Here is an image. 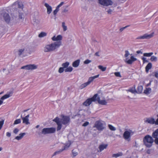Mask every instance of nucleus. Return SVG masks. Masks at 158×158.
<instances>
[{"instance_id":"nucleus-1","label":"nucleus","mask_w":158,"mask_h":158,"mask_svg":"<svg viewBox=\"0 0 158 158\" xmlns=\"http://www.w3.org/2000/svg\"><path fill=\"white\" fill-rule=\"evenodd\" d=\"M61 44V41H57L49 45H47L44 48V51L46 52L53 51L58 48Z\"/></svg>"},{"instance_id":"nucleus-2","label":"nucleus","mask_w":158,"mask_h":158,"mask_svg":"<svg viewBox=\"0 0 158 158\" xmlns=\"http://www.w3.org/2000/svg\"><path fill=\"white\" fill-rule=\"evenodd\" d=\"M153 142L154 140L152 137L148 135L145 136L143 139L144 144L148 148H150L152 146Z\"/></svg>"},{"instance_id":"nucleus-3","label":"nucleus","mask_w":158,"mask_h":158,"mask_svg":"<svg viewBox=\"0 0 158 158\" xmlns=\"http://www.w3.org/2000/svg\"><path fill=\"white\" fill-rule=\"evenodd\" d=\"M98 96L97 94H95L92 97L87 99L83 103V105L86 106H89L92 102L97 101V98Z\"/></svg>"},{"instance_id":"nucleus-4","label":"nucleus","mask_w":158,"mask_h":158,"mask_svg":"<svg viewBox=\"0 0 158 158\" xmlns=\"http://www.w3.org/2000/svg\"><path fill=\"white\" fill-rule=\"evenodd\" d=\"M99 74H98L96 75H95L93 77H89L88 80L87 82L83 84H81L80 86V87L81 89H83L85 88V87L87 86V85H89L91 82H92L94 80L97 78H98L99 77Z\"/></svg>"},{"instance_id":"nucleus-5","label":"nucleus","mask_w":158,"mask_h":158,"mask_svg":"<svg viewBox=\"0 0 158 158\" xmlns=\"http://www.w3.org/2000/svg\"><path fill=\"white\" fill-rule=\"evenodd\" d=\"M98 1L99 4L103 6H107L113 4L111 0H98Z\"/></svg>"},{"instance_id":"nucleus-6","label":"nucleus","mask_w":158,"mask_h":158,"mask_svg":"<svg viewBox=\"0 0 158 158\" xmlns=\"http://www.w3.org/2000/svg\"><path fill=\"white\" fill-rule=\"evenodd\" d=\"M94 127H96L98 130H102L104 128L103 123L99 120L96 122Z\"/></svg>"},{"instance_id":"nucleus-7","label":"nucleus","mask_w":158,"mask_h":158,"mask_svg":"<svg viewBox=\"0 0 158 158\" xmlns=\"http://www.w3.org/2000/svg\"><path fill=\"white\" fill-rule=\"evenodd\" d=\"M62 123L65 125L69 123L70 121V118L69 116L63 115L61 119Z\"/></svg>"},{"instance_id":"nucleus-8","label":"nucleus","mask_w":158,"mask_h":158,"mask_svg":"<svg viewBox=\"0 0 158 158\" xmlns=\"http://www.w3.org/2000/svg\"><path fill=\"white\" fill-rule=\"evenodd\" d=\"M37 68V66L34 64H28L22 66L21 69L26 70H33L36 69Z\"/></svg>"},{"instance_id":"nucleus-9","label":"nucleus","mask_w":158,"mask_h":158,"mask_svg":"<svg viewBox=\"0 0 158 158\" xmlns=\"http://www.w3.org/2000/svg\"><path fill=\"white\" fill-rule=\"evenodd\" d=\"M53 121L55 122L57 125V131L60 130L62 128V125L61 123L59 118L58 117H56L53 120Z\"/></svg>"},{"instance_id":"nucleus-10","label":"nucleus","mask_w":158,"mask_h":158,"mask_svg":"<svg viewBox=\"0 0 158 158\" xmlns=\"http://www.w3.org/2000/svg\"><path fill=\"white\" fill-rule=\"evenodd\" d=\"M154 33L152 32L150 34H145L141 36L138 37L137 38V39H148L150 38L153 36Z\"/></svg>"},{"instance_id":"nucleus-11","label":"nucleus","mask_w":158,"mask_h":158,"mask_svg":"<svg viewBox=\"0 0 158 158\" xmlns=\"http://www.w3.org/2000/svg\"><path fill=\"white\" fill-rule=\"evenodd\" d=\"M70 144L69 143H66L64 147V148L60 150L59 151H57L55 152L53 154L52 156H55L56 154H59L60 153V152H62L64 150H66V149L68 148L70 146Z\"/></svg>"},{"instance_id":"nucleus-12","label":"nucleus","mask_w":158,"mask_h":158,"mask_svg":"<svg viewBox=\"0 0 158 158\" xmlns=\"http://www.w3.org/2000/svg\"><path fill=\"white\" fill-rule=\"evenodd\" d=\"M29 117V114L27 115L24 117H22V116H21V118L23 120V123H25L27 125H28L30 124V123L29 122L28 119Z\"/></svg>"},{"instance_id":"nucleus-13","label":"nucleus","mask_w":158,"mask_h":158,"mask_svg":"<svg viewBox=\"0 0 158 158\" xmlns=\"http://www.w3.org/2000/svg\"><path fill=\"white\" fill-rule=\"evenodd\" d=\"M145 123H147L150 124H154L155 119L153 118H147L146 120H144Z\"/></svg>"},{"instance_id":"nucleus-14","label":"nucleus","mask_w":158,"mask_h":158,"mask_svg":"<svg viewBox=\"0 0 158 158\" xmlns=\"http://www.w3.org/2000/svg\"><path fill=\"white\" fill-rule=\"evenodd\" d=\"M131 133L128 131H125L123 134V137L125 139H128L131 137Z\"/></svg>"},{"instance_id":"nucleus-15","label":"nucleus","mask_w":158,"mask_h":158,"mask_svg":"<svg viewBox=\"0 0 158 158\" xmlns=\"http://www.w3.org/2000/svg\"><path fill=\"white\" fill-rule=\"evenodd\" d=\"M97 101H98V103L102 105H106L107 103V102L105 100H101L100 97L98 96L97 98Z\"/></svg>"},{"instance_id":"nucleus-16","label":"nucleus","mask_w":158,"mask_h":158,"mask_svg":"<svg viewBox=\"0 0 158 158\" xmlns=\"http://www.w3.org/2000/svg\"><path fill=\"white\" fill-rule=\"evenodd\" d=\"M13 5H17L19 8L21 9L22 10H23V5L22 2L20 1H17L14 3L13 4Z\"/></svg>"},{"instance_id":"nucleus-17","label":"nucleus","mask_w":158,"mask_h":158,"mask_svg":"<svg viewBox=\"0 0 158 158\" xmlns=\"http://www.w3.org/2000/svg\"><path fill=\"white\" fill-rule=\"evenodd\" d=\"M137 60V59L134 57L133 56H131L130 57V59L128 60L126 62L128 64H132L133 62Z\"/></svg>"},{"instance_id":"nucleus-18","label":"nucleus","mask_w":158,"mask_h":158,"mask_svg":"<svg viewBox=\"0 0 158 158\" xmlns=\"http://www.w3.org/2000/svg\"><path fill=\"white\" fill-rule=\"evenodd\" d=\"M3 17L5 21L7 23H9L10 20V18L9 15L7 13L4 14Z\"/></svg>"},{"instance_id":"nucleus-19","label":"nucleus","mask_w":158,"mask_h":158,"mask_svg":"<svg viewBox=\"0 0 158 158\" xmlns=\"http://www.w3.org/2000/svg\"><path fill=\"white\" fill-rule=\"evenodd\" d=\"M44 6L47 8V13L48 14L51 13L52 11V8L51 6H49L47 3H45L44 4Z\"/></svg>"},{"instance_id":"nucleus-20","label":"nucleus","mask_w":158,"mask_h":158,"mask_svg":"<svg viewBox=\"0 0 158 158\" xmlns=\"http://www.w3.org/2000/svg\"><path fill=\"white\" fill-rule=\"evenodd\" d=\"M107 146L108 145L107 144H102L100 145L98 147L100 152H101L104 149H106Z\"/></svg>"},{"instance_id":"nucleus-21","label":"nucleus","mask_w":158,"mask_h":158,"mask_svg":"<svg viewBox=\"0 0 158 158\" xmlns=\"http://www.w3.org/2000/svg\"><path fill=\"white\" fill-rule=\"evenodd\" d=\"M62 39V36L61 35H58L56 37L55 36H53L52 39L53 41H60Z\"/></svg>"},{"instance_id":"nucleus-22","label":"nucleus","mask_w":158,"mask_h":158,"mask_svg":"<svg viewBox=\"0 0 158 158\" xmlns=\"http://www.w3.org/2000/svg\"><path fill=\"white\" fill-rule=\"evenodd\" d=\"M152 67L151 63H149L145 67V71L147 73H148L149 70L151 69Z\"/></svg>"},{"instance_id":"nucleus-23","label":"nucleus","mask_w":158,"mask_h":158,"mask_svg":"<svg viewBox=\"0 0 158 158\" xmlns=\"http://www.w3.org/2000/svg\"><path fill=\"white\" fill-rule=\"evenodd\" d=\"M152 138H155L158 137V129H156L154 131L152 134Z\"/></svg>"},{"instance_id":"nucleus-24","label":"nucleus","mask_w":158,"mask_h":158,"mask_svg":"<svg viewBox=\"0 0 158 158\" xmlns=\"http://www.w3.org/2000/svg\"><path fill=\"white\" fill-rule=\"evenodd\" d=\"M80 62L79 60H77L73 62L72 65L74 67H77L79 65Z\"/></svg>"},{"instance_id":"nucleus-25","label":"nucleus","mask_w":158,"mask_h":158,"mask_svg":"<svg viewBox=\"0 0 158 158\" xmlns=\"http://www.w3.org/2000/svg\"><path fill=\"white\" fill-rule=\"evenodd\" d=\"M25 135V133H20L19 134V136H17L15 137V139L18 140H19L21 139L23 137V136Z\"/></svg>"},{"instance_id":"nucleus-26","label":"nucleus","mask_w":158,"mask_h":158,"mask_svg":"<svg viewBox=\"0 0 158 158\" xmlns=\"http://www.w3.org/2000/svg\"><path fill=\"white\" fill-rule=\"evenodd\" d=\"M48 134L53 133L56 131V128H47Z\"/></svg>"},{"instance_id":"nucleus-27","label":"nucleus","mask_w":158,"mask_h":158,"mask_svg":"<svg viewBox=\"0 0 158 158\" xmlns=\"http://www.w3.org/2000/svg\"><path fill=\"white\" fill-rule=\"evenodd\" d=\"M11 96V95L10 94H6L2 96L1 98V99L2 100H4L9 98Z\"/></svg>"},{"instance_id":"nucleus-28","label":"nucleus","mask_w":158,"mask_h":158,"mask_svg":"<svg viewBox=\"0 0 158 158\" xmlns=\"http://www.w3.org/2000/svg\"><path fill=\"white\" fill-rule=\"evenodd\" d=\"M123 154L122 152H119L116 154H113L112 156L113 157H117L119 156H122Z\"/></svg>"},{"instance_id":"nucleus-29","label":"nucleus","mask_w":158,"mask_h":158,"mask_svg":"<svg viewBox=\"0 0 158 158\" xmlns=\"http://www.w3.org/2000/svg\"><path fill=\"white\" fill-rule=\"evenodd\" d=\"M151 89L150 88H146L144 91V93L147 94H149L151 92Z\"/></svg>"},{"instance_id":"nucleus-30","label":"nucleus","mask_w":158,"mask_h":158,"mask_svg":"<svg viewBox=\"0 0 158 158\" xmlns=\"http://www.w3.org/2000/svg\"><path fill=\"white\" fill-rule=\"evenodd\" d=\"M42 133L44 135L48 134V128H46L43 129L42 131Z\"/></svg>"},{"instance_id":"nucleus-31","label":"nucleus","mask_w":158,"mask_h":158,"mask_svg":"<svg viewBox=\"0 0 158 158\" xmlns=\"http://www.w3.org/2000/svg\"><path fill=\"white\" fill-rule=\"evenodd\" d=\"M127 91L132 93H134L136 92L135 86L130 88L129 89L127 90Z\"/></svg>"},{"instance_id":"nucleus-32","label":"nucleus","mask_w":158,"mask_h":158,"mask_svg":"<svg viewBox=\"0 0 158 158\" xmlns=\"http://www.w3.org/2000/svg\"><path fill=\"white\" fill-rule=\"evenodd\" d=\"M98 68L103 72L105 71L106 69V67H104L102 65L98 66Z\"/></svg>"},{"instance_id":"nucleus-33","label":"nucleus","mask_w":158,"mask_h":158,"mask_svg":"<svg viewBox=\"0 0 158 158\" xmlns=\"http://www.w3.org/2000/svg\"><path fill=\"white\" fill-rule=\"evenodd\" d=\"M153 54V52L145 53H144L143 55L145 56L150 57Z\"/></svg>"},{"instance_id":"nucleus-34","label":"nucleus","mask_w":158,"mask_h":158,"mask_svg":"<svg viewBox=\"0 0 158 158\" xmlns=\"http://www.w3.org/2000/svg\"><path fill=\"white\" fill-rule=\"evenodd\" d=\"M69 65V63L68 62H66L65 63H64L62 64V66L64 68H67Z\"/></svg>"},{"instance_id":"nucleus-35","label":"nucleus","mask_w":158,"mask_h":158,"mask_svg":"<svg viewBox=\"0 0 158 158\" xmlns=\"http://www.w3.org/2000/svg\"><path fill=\"white\" fill-rule=\"evenodd\" d=\"M46 35L47 34L46 33L44 32H41L39 35V37L41 38L46 36Z\"/></svg>"},{"instance_id":"nucleus-36","label":"nucleus","mask_w":158,"mask_h":158,"mask_svg":"<svg viewBox=\"0 0 158 158\" xmlns=\"http://www.w3.org/2000/svg\"><path fill=\"white\" fill-rule=\"evenodd\" d=\"M73 68L71 67H69L65 70V72H71L73 70Z\"/></svg>"},{"instance_id":"nucleus-37","label":"nucleus","mask_w":158,"mask_h":158,"mask_svg":"<svg viewBox=\"0 0 158 158\" xmlns=\"http://www.w3.org/2000/svg\"><path fill=\"white\" fill-rule=\"evenodd\" d=\"M21 122V120L20 119H18L15 120L14 122V124H17L19 123H20Z\"/></svg>"},{"instance_id":"nucleus-38","label":"nucleus","mask_w":158,"mask_h":158,"mask_svg":"<svg viewBox=\"0 0 158 158\" xmlns=\"http://www.w3.org/2000/svg\"><path fill=\"white\" fill-rule=\"evenodd\" d=\"M108 127H109V128L111 131H114L116 130V129L115 127H114V126H113L112 125L109 124L108 125Z\"/></svg>"},{"instance_id":"nucleus-39","label":"nucleus","mask_w":158,"mask_h":158,"mask_svg":"<svg viewBox=\"0 0 158 158\" xmlns=\"http://www.w3.org/2000/svg\"><path fill=\"white\" fill-rule=\"evenodd\" d=\"M143 90V86L142 85L138 86L137 88V90L139 93H141Z\"/></svg>"},{"instance_id":"nucleus-40","label":"nucleus","mask_w":158,"mask_h":158,"mask_svg":"<svg viewBox=\"0 0 158 158\" xmlns=\"http://www.w3.org/2000/svg\"><path fill=\"white\" fill-rule=\"evenodd\" d=\"M150 60L152 61H156L157 60V57L154 56H151Z\"/></svg>"},{"instance_id":"nucleus-41","label":"nucleus","mask_w":158,"mask_h":158,"mask_svg":"<svg viewBox=\"0 0 158 158\" xmlns=\"http://www.w3.org/2000/svg\"><path fill=\"white\" fill-rule=\"evenodd\" d=\"M62 26L63 28V30L64 31H65L67 30V27L65 25V23L63 22L62 23Z\"/></svg>"},{"instance_id":"nucleus-42","label":"nucleus","mask_w":158,"mask_h":158,"mask_svg":"<svg viewBox=\"0 0 158 158\" xmlns=\"http://www.w3.org/2000/svg\"><path fill=\"white\" fill-rule=\"evenodd\" d=\"M4 123V120H2L1 121H0V130L2 128V126Z\"/></svg>"},{"instance_id":"nucleus-43","label":"nucleus","mask_w":158,"mask_h":158,"mask_svg":"<svg viewBox=\"0 0 158 158\" xmlns=\"http://www.w3.org/2000/svg\"><path fill=\"white\" fill-rule=\"evenodd\" d=\"M72 155L73 156V157L75 156L78 154L77 152H76L74 151V150H72Z\"/></svg>"},{"instance_id":"nucleus-44","label":"nucleus","mask_w":158,"mask_h":158,"mask_svg":"<svg viewBox=\"0 0 158 158\" xmlns=\"http://www.w3.org/2000/svg\"><path fill=\"white\" fill-rule=\"evenodd\" d=\"M114 75L115 76L117 77H121V76L120 73L119 72H116L114 73Z\"/></svg>"},{"instance_id":"nucleus-45","label":"nucleus","mask_w":158,"mask_h":158,"mask_svg":"<svg viewBox=\"0 0 158 158\" xmlns=\"http://www.w3.org/2000/svg\"><path fill=\"white\" fill-rule=\"evenodd\" d=\"M64 71V68L63 67H60L59 69L58 72L60 73H61L63 72Z\"/></svg>"},{"instance_id":"nucleus-46","label":"nucleus","mask_w":158,"mask_h":158,"mask_svg":"<svg viewBox=\"0 0 158 158\" xmlns=\"http://www.w3.org/2000/svg\"><path fill=\"white\" fill-rule=\"evenodd\" d=\"M125 53L124 56L125 57H127L130 55L129 52L127 50L125 51Z\"/></svg>"},{"instance_id":"nucleus-47","label":"nucleus","mask_w":158,"mask_h":158,"mask_svg":"<svg viewBox=\"0 0 158 158\" xmlns=\"http://www.w3.org/2000/svg\"><path fill=\"white\" fill-rule=\"evenodd\" d=\"M155 139L154 141L156 145H158V137L155 138Z\"/></svg>"},{"instance_id":"nucleus-48","label":"nucleus","mask_w":158,"mask_h":158,"mask_svg":"<svg viewBox=\"0 0 158 158\" xmlns=\"http://www.w3.org/2000/svg\"><path fill=\"white\" fill-rule=\"evenodd\" d=\"M91 62V60L87 59L84 61V63L85 64H88L89 63H90Z\"/></svg>"},{"instance_id":"nucleus-49","label":"nucleus","mask_w":158,"mask_h":158,"mask_svg":"<svg viewBox=\"0 0 158 158\" xmlns=\"http://www.w3.org/2000/svg\"><path fill=\"white\" fill-rule=\"evenodd\" d=\"M129 26V25H127V26H126L125 27H122L120 29V31L121 32L122 31H123L125 28H127V27H128Z\"/></svg>"},{"instance_id":"nucleus-50","label":"nucleus","mask_w":158,"mask_h":158,"mask_svg":"<svg viewBox=\"0 0 158 158\" xmlns=\"http://www.w3.org/2000/svg\"><path fill=\"white\" fill-rule=\"evenodd\" d=\"M89 124V123L88 122H86L85 123H84L82 125V126L83 127H86Z\"/></svg>"},{"instance_id":"nucleus-51","label":"nucleus","mask_w":158,"mask_h":158,"mask_svg":"<svg viewBox=\"0 0 158 158\" xmlns=\"http://www.w3.org/2000/svg\"><path fill=\"white\" fill-rule=\"evenodd\" d=\"M19 131V130L18 128H15L13 131V132L15 134H17Z\"/></svg>"},{"instance_id":"nucleus-52","label":"nucleus","mask_w":158,"mask_h":158,"mask_svg":"<svg viewBox=\"0 0 158 158\" xmlns=\"http://www.w3.org/2000/svg\"><path fill=\"white\" fill-rule=\"evenodd\" d=\"M24 49H20L19 50V55H21L22 53L24 51Z\"/></svg>"},{"instance_id":"nucleus-53","label":"nucleus","mask_w":158,"mask_h":158,"mask_svg":"<svg viewBox=\"0 0 158 158\" xmlns=\"http://www.w3.org/2000/svg\"><path fill=\"white\" fill-rule=\"evenodd\" d=\"M142 59L143 61V63L146 62H148V61L146 60V58H145L143 57L142 58Z\"/></svg>"},{"instance_id":"nucleus-54","label":"nucleus","mask_w":158,"mask_h":158,"mask_svg":"<svg viewBox=\"0 0 158 158\" xmlns=\"http://www.w3.org/2000/svg\"><path fill=\"white\" fill-rule=\"evenodd\" d=\"M157 117H158V118L156 119V121H155L154 124L156 125H158V114L157 115Z\"/></svg>"},{"instance_id":"nucleus-55","label":"nucleus","mask_w":158,"mask_h":158,"mask_svg":"<svg viewBox=\"0 0 158 158\" xmlns=\"http://www.w3.org/2000/svg\"><path fill=\"white\" fill-rule=\"evenodd\" d=\"M6 135L8 137H10L11 136V134L9 132H7L6 133Z\"/></svg>"},{"instance_id":"nucleus-56","label":"nucleus","mask_w":158,"mask_h":158,"mask_svg":"<svg viewBox=\"0 0 158 158\" xmlns=\"http://www.w3.org/2000/svg\"><path fill=\"white\" fill-rule=\"evenodd\" d=\"M58 10L56 9L54 10L53 11V14L54 15H56L58 12Z\"/></svg>"},{"instance_id":"nucleus-57","label":"nucleus","mask_w":158,"mask_h":158,"mask_svg":"<svg viewBox=\"0 0 158 158\" xmlns=\"http://www.w3.org/2000/svg\"><path fill=\"white\" fill-rule=\"evenodd\" d=\"M112 12V10L110 9L108 10L107 11L108 13V14H111Z\"/></svg>"},{"instance_id":"nucleus-58","label":"nucleus","mask_w":158,"mask_h":158,"mask_svg":"<svg viewBox=\"0 0 158 158\" xmlns=\"http://www.w3.org/2000/svg\"><path fill=\"white\" fill-rule=\"evenodd\" d=\"M19 13V19H22L23 17H22V13Z\"/></svg>"},{"instance_id":"nucleus-59","label":"nucleus","mask_w":158,"mask_h":158,"mask_svg":"<svg viewBox=\"0 0 158 158\" xmlns=\"http://www.w3.org/2000/svg\"><path fill=\"white\" fill-rule=\"evenodd\" d=\"M155 76L156 78H158V73L157 72L155 73Z\"/></svg>"},{"instance_id":"nucleus-60","label":"nucleus","mask_w":158,"mask_h":158,"mask_svg":"<svg viewBox=\"0 0 158 158\" xmlns=\"http://www.w3.org/2000/svg\"><path fill=\"white\" fill-rule=\"evenodd\" d=\"M99 52H97L95 53V55L96 56H100V55H99Z\"/></svg>"},{"instance_id":"nucleus-61","label":"nucleus","mask_w":158,"mask_h":158,"mask_svg":"<svg viewBox=\"0 0 158 158\" xmlns=\"http://www.w3.org/2000/svg\"><path fill=\"white\" fill-rule=\"evenodd\" d=\"M64 4V2H61V3L59 5H58L59 7H60L63 4Z\"/></svg>"},{"instance_id":"nucleus-62","label":"nucleus","mask_w":158,"mask_h":158,"mask_svg":"<svg viewBox=\"0 0 158 158\" xmlns=\"http://www.w3.org/2000/svg\"><path fill=\"white\" fill-rule=\"evenodd\" d=\"M136 53L137 54L141 53L142 54V52H141L140 50H138L136 51Z\"/></svg>"},{"instance_id":"nucleus-63","label":"nucleus","mask_w":158,"mask_h":158,"mask_svg":"<svg viewBox=\"0 0 158 158\" xmlns=\"http://www.w3.org/2000/svg\"><path fill=\"white\" fill-rule=\"evenodd\" d=\"M3 103V102L2 100H1V99H0V105H1Z\"/></svg>"},{"instance_id":"nucleus-64","label":"nucleus","mask_w":158,"mask_h":158,"mask_svg":"<svg viewBox=\"0 0 158 158\" xmlns=\"http://www.w3.org/2000/svg\"><path fill=\"white\" fill-rule=\"evenodd\" d=\"M60 7H59V6L58 5L57 6V7H56V10H57L58 11H59V8Z\"/></svg>"}]
</instances>
